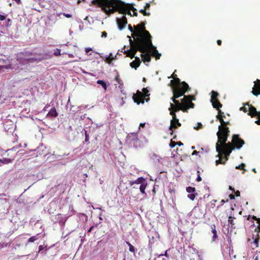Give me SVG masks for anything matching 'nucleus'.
Returning a JSON list of instances; mask_svg holds the SVG:
<instances>
[{
	"instance_id": "obj_1",
	"label": "nucleus",
	"mask_w": 260,
	"mask_h": 260,
	"mask_svg": "<svg viewBox=\"0 0 260 260\" xmlns=\"http://www.w3.org/2000/svg\"><path fill=\"white\" fill-rule=\"evenodd\" d=\"M91 4L101 8L109 16L116 12L124 13L122 8L124 3L120 0H92Z\"/></svg>"
},
{
	"instance_id": "obj_2",
	"label": "nucleus",
	"mask_w": 260,
	"mask_h": 260,
	"mask_svg": "<svg viewBox=\"0 0 260 260\" xmlns=\"http://www.w3.org/2000/svg\"><path fill=\"white\" fill-rule=\"evenodd\" d=\"M146 21L141 22L140 24L134 25L135 31L132 34V37L137 43H142L143 44L154 46L152 44L151 38L149 32L146 29L145 25Z\"/></svg>"
},
{
	"instance_id": "obj_3",
	"label": "nucleus",
	"mask_w": 260,
	"mask_h": 260,
	"mask_svg": "<svg viewBox=\"0 0 260 260\" xmlns=\"http://www.w3.org/2000/svg\"><path fill=\"white\" fill-rule=\"evenodd\" d=\"M129 38V42L130 44V49L127 50H124L123 53L126 55V56L133 58L135 57L138 51L145 53L147 52L149 47H154L147 44H143L142 43H137L136 41H133L132 40L129 36L127 37Z\"/></svg>"
},
{
	"instance_id": "obj_4",
	"label": "nucleus",
	"mask_w": 260,
	"mask_h": 260,
	"mask_svg": "<svg viewBox=\"0 0 260 260\" xmlns=\"http://www.w3.org/2000/svg\"><path fill=\"white\" fill-rule=\"evenodd\" d=\"M32 55V52H21L17 55V60L23 65L39 62L42 60V59L31 57Z\"/></svg>"
},
{
	"instance_id": "obj_5",
	"label": "nucleus",
	"mask_w": 260,
	"mask_h": 260,
	"mask_svg": "<svg viewBox=\"0 0 260 260\" xmlns=\"http://www.w3.org/2000/svg\"><path fill=\"white\" fill-rule=\"evenodd\" d=\"M230 143H216V150L218 152L217 156L222 157L224 156V160L226 161L228 159V156L230 155L232 151L234 150L230 147Z\"/></svg>"
},
{
	"instance_id": "obj_6",
	"label": "nucleus",
	"mask_w": 260,
	"mask_h": 260,
	"mask_svg": "<svg viewBox=\"0 0 260 260\" xmlns=\"http://www.w3.org/2000/svg\"><path fill=\"white\" fill-rule=\"evenodd\" d=\"M143 92L137 91L136 94H134L133 96V99L135 103H136L137 104H140V103L144 104L145 101L148 102L149 100V98H146L147 96H149L150 94L148 93L149 91L146 88H143Z\"/></svg>"
},
{
	"instance_id": "obj_7",
	"label": "nucleus",
	"mask_w": 260,
	"mask_h": 260,
	"mask_svg": "<svg viewBox=\"0 0 260 260\" xmlns=\"http://www.w3.org/2000/svg\"><path fill=\"white\" fill-rule=\"evenodd\" d=\"M182 88L179 87H176L173 89V96L171 98V100L174 102L176 99L184 95L185 93L188 91L190 90L191 88L189 87L188 84L185 81H182Z\"/></svg>"
},
{
	"instance_id": "obj_8",
	"label": "nucleus",
	"mask_w": 260,
	"mask_h": 260,
	"mask_svg": "<svg viewBox=\"0 0 260 260\" xmlns=\"http://www.w3.org/2000/svg\"><path fill=\"white\" fill-rule=\"evenodd\" d=\"M218 131L217 132L218 137L217 142L216 143H226L228 137L229 136L230 129L228 127H222L218 126Z\"/></svg>"
},
{
	"instance_id": "obj_9",
	"label": "nucleus",
	"mask_w": 260,
	"mask_h": 260,
	"mask_svg": "<svg viewBox=\"0 0 260 260\" xmlns=\"http://www.w3.org/2000/svg\"><path fill=\"white\" fill-rule=\"evenodd\" d=\"M127 141L131 147L138 148L141 146V141L137 133H132L127 136Z\"/></svg>"
},
{
	"instance_id": "obj_10",
	"label": "nucleus",
	"mask_w": 260,
	"mask_h": 260,
	"mask_svg": "<svg viewBox=\"0 0 260 260\" xmlns=\"http://www.w3.org/2000/svg\"><path fill=\"white\" fill-rule=\"evenodd\" d=\"M228 143H230V147L234 150L235 149H240L245 144V142L239 137V135L235 134L232 136V142Z\"/></svg>"
},
{
	"instance_id": "obj_11",
	"label": "nucleus",
	"mask_w": 260,
	"mask_h": 260,
	"mask_svg": "<svg viewBox=\"0 0 260 260\" xmlns=\"http://www.w3.org/2000/svg\"><path fill=\"white\" fill-rule=\"evenodd\" d=\"M211 93L212 95L210 101L212 103V105L213 108L216 109L217 110H219V109L221 108L222 106V105L217 99V96L219 95V94L217 92L214 90H213Z\"/></svg>"
},
{
	"instance_id": "obj_12",
	"label": "nucleus",
	"mask_w": 260,
	"mask_h": 260,
	"mask_svg": "<svg viewBox=\"0 0 260 260\" xmlns=\"http://www.w3.org/2000/svg\"><path fill=\"white\" fill-rule=\"evenodd\" d=\"M122 8L124 10V13H121L123 15H125L126 14V11L127 10H132L133 11V16H137L138 13L137 12V9L133 7V4H125L122 5Z\"/></svg>"
},
{
	"instance_id": "obj_13",
	"label": "nucleus",
	"mask_w": 260,
	"mask_h": 260,
	"mask_svg": "<svg viewBox=\"0 0 260 260\" xmlns=\"http://www.w3.org/2000/svg\"><path fill=\"white\" fill-rule=\"evenodd\" d=\"M116 22L118 25V27L119 29L120 30H122L124 28H125V25L127 23V19L124 15L120 19L117 18Z\"/></svg>"
},
{
	"instance_id": "obj_14",
	"label": "nucleus",
	"mask_w": 260,
	"mask_h": 260,
	"mask_svg": "<svg viewBox=\"0 0 260 260\" xmlns=\"http://www.w3.org/2000/svg\"><path fill=\"white\" fill-rule=\"evenodd\" d=\"M13 153V156H11L8 158H4L3 159H0V162L3 164H8L12 161V160H14L15 157L16 153H15V151L13 149L8 150L7 151V154L9 156V154Z\"/></svg>"
},
{
	"instance_id": "obj_15",
	"label": "nucleus",
	"mask_w": 260,
	"mask_h": 260,
	"mask_svg": "<svg viewBox=\"0 0 260 260\" xmlns=\"http://www.w3.org/2000/svg\"><path fill=\"white\" fill-rule=\"evenodd\" d=\"M252 93L255 96L260 95V80L256 79L254 82V85L252 88Z\"/></svg>"
},
{
	"instance_id": "obj_16",
	"label": "nucleus",
	"mask_w": 260,
	"mask_h": 260,
	"mask_svg": "<svg viewBox=\"0 0 260 260\" xmlns=\"http://www.w3.org/2000/svg\"><path fill=\"white\" fill-rule=\"evenodd\" d=\"M181 125V123L179 121V119H178V122L176 121L174 119H172L171 120V124L169 127V129L171 131L170 134L171 135H173L174 131L173 130V128L175 129L180 127Z\"/></svg>"
},
{
	"instance_id": "obj_17",
	"label": "nucleus",
	"mask_w": 260,
	"mask_h": 260,
	"mask_svg": "<svg viewBox=\"0 0 260 260\" xmlns=\"http://www.w3.org/2000/svg\"><path fill=\"white\" fill-rule=\"evenodd\" d=\"M182 82H181L180 79L175 78L173 80H171V84L172 85V89H175L176 87H179L182 88Z\"/></svg>"
},
{
	"instance_id": "obj_18",
	"label": "nucleus",
	"mask_w": 260,
	"mask_h": 260,
	"mask_svg": "<svg viewBox=\"0 0 260 260\" xmlns=\"http://www.w3.org/2000/svg\"><path fill=\"white\" fill-rule=\"evenodd\" d=\"M247 105L248 106L249 113L248 114L249 115H250L252 117H253L257 116L258 115H259L258 112L257 111L256 109L254 107L251 105H249L248 104H247Z\"/></svg>"
},
{
	"instance_id": "obj_19",
	"label": "nucleus",
	"mask_w": 260,
	"mask_h": 260,
	"mask_svg": "<svg viewBox=\"0 0 260 260\" xmlns=\"http://www.w3.org/2000/svg\"><path fill=\"white\" fill-rule=\"evenodd\" d=\"M169 111H173L174 112H177L180 110L182 111L183 112H186V108L184 107L180 106H174V104L172 103L170 104V107L169 108Z\"/></svg>"
},
{
	"instance_id": "obj_20",
	"label": "nucleus",
	"mask_w": 260,
	"mask_h": 260,
	"mask_svg": "<svg viewBox=\"0 0 260 260\" xmlns=\"http://www.w3.org/2000/svg\"><path fill=\"white\" fill-rule=\"evenodd\" d=\"M141 60L138 57H135V60L130 63V66L132 68L137 69L141 64Z\"/></svg>"
},
{
	"instance_id": "obj_21",
	"label": "nucleus",
	"mask_w": 260,
	"mask_h": 260,
	"mask_svg": "<svg viewBox=\"0 0 260 260\" xmlns=\"http://www.w3.org/2000/svg\"><path fill=\"white\" fill-rule=\"evenodd\" d=\"M145 181V178H144L142 177H139L137 180H136L135 181H129V184L131 186H133L135 184H140L141 185V183H144Z\"/></svg>"
},
{
	"instance_id": "obj_22",
	"label": "nucleus",
	"mask_w": 260,
	"mask_h": 260,
	"mask_svg": "<svg viewBox=\"0 0 260 260\" xmlns=\"http://www.w3.org/2000/svg\"><path fill=\"white\" fill-rule=\"evenodd\" d=\"M149 49H152L153 51L152 52L151 55L153 57H155L156 60L159 59L161 56V54L158 53V51L156 49V48L154 46V47H149Z\"/></svg>"
},
{
	"instance_id": "obj_23",
	"label": "nucleus",
	"mask_w": 260,
	"mask_h": 260,
	"mask_svg": "<svg viewBox=\"0 0 260 260\" xmlns=\"http://www.w3.org/2000/svg\"><path fill=\"white\" fill-rule=\"evenodd\" d=\"M58 115V113L57 112L56 109L54 107H52L50 111L47 115V116L48 117H55Z\"/></svg>"
},
{
	"instance_id": "obj_24",
	"label": "nucleus",
	"mask_w": 260,
	"mask_h": 260,
	"mask_svg": "<svg viewBox=\"0 0 260 260\" xmlns=\"http://www.w3.org/2000/svg\"><path fill=\"white\" fill-rule=\"evenodd\" d=\"M5 61L4 59H0V71H4L5 70H8L11 68L10 64L4 65Z\"/></svg>"
},
{
	"instance_id": "obj_25",
	"label": "nucleus",
	"mask_w": 260,
	"mask_h": 260,
	"mask_svg": "<svg viewBox=\"0 0 260 260\" xmlns=\"http://www.w3.org/2000/svg\"><path fill=\"white\" fill-rule=\"evenodd\" d=\"M141 56L142 57L143 61L144 62H150L151 61V56L148 54H144L142 53L141 54Z\"/></svg>"
},
{
	"instance_id": "obj_26",
	"label": "nucleus",
	"mask_w": 260,
	"mask_h": 260,
	"mask_svg": "<svg viewBox=\"0 0 260 260\" xmlns=\"http://www.w3.org/2000/svg\"><path fill=\"white\" fill-rule=\"evenodd\" d=\"M196 100L195 96L193 95H184L183 101L185 102H192Z\"/></svg>"
},
{
	"instance_id": "obj_27",
	"label": "nucleus",
	"mask_w": 260,
	"mask_h": 260,
	"mask_svg": "<svg viewBox=\"0 0 260 260\" xmlns=\"http://www.w3.org/2000/svg\"><path fill=\"white\" fill-rule=\"evenodd\" d=\"M184 107L186 108V112H188V110L189 108H193L194 107V104L192 102H185Z\"/></svg>"
},
{
	"instance_id": "obj_28",
	"label": "nucleus",
	"mask_w": 260,
	"mask_h": 260,
	"mask_svg": "<svg viewBox=\"0 0 260 260\" xmlns=\"http://www.w3.org/2000/svg\"><path fill=\"white\" fill-rule=\"evenodd\" d=\"M212 233L213 234L212 237V241H214L217 238V232L216 230L215 225L213 224L211 225Z\"/></svg>"
},
{
	"instance_id": "obj_29",
	"label": "nucleus",
	"mask_w": 260,
	"mask_h": 260,
	"mask_svg": "<svg viewBox=\"0 0 260 260\" xmlns=\"http://www.w3.org/2000/svg\"><path fill=\"white\" fill-rule=\"evenodd\" d=\"M96 83H97V84L101 85L102 86V87L104 89L105 92L106 91L107 89V84H106V83L105 81H104V80H99L97 81Z\"/></svg>"
},
{
	"instance_id": "obj_30",
	"label": "nucleus",
	"mask_w": 260,
	"mask_h": 260,
	"mask_svg": "<svg viewBox=\"0 0 260 260\" xmlns=\"http://www.w3.org/2000/svg\"><path fill=\"white\" fill-rule=\"evenodd\" d=\"M174 106H180V107H184L185 103L184 101H183V98L181 100V103H180L178 100H175L174 102Z\"/></svg>"
},
{
	"instance_id": "obj_31",
	"label": "nucleus",
	"mask_w": 260,
	"mask_h": 260,
	"mask_svg": "<svg viewBox=\"0 0 260 260\" xmlns=\"http://www.w3.org/2000/svg\"><path fill=\"white\" fill-rule=\"evenodd\" d=\"M147 183H145V182L143 183H141V185H140L139 188H140V190L141 192L142 193H145V190L147 187Z\"/></svg>"
},
{
	"instance_id": "obj_32",
	"label": "nucleus",
	"mask_w": 260,
	"mask_h": 260,
	"mask_svg": "<svg viewBox=\"0 0 260 260\" xmlns=\"http://www.w3.org/2000/svg\"><path fill=\"white\" fill-rule=\"evenodd\" d=\"M126 243L129 247V251L134 253H135V247L128 241H126Z\"/></svg>"
},
{
	"instance_id": "obj_33",
	"label": "nucleus",
	"mask_w": 260,
	"mask_h": 260,
	"mask_svg": "<svg viewBox=\"0 0 260 260\" xmlns=\"http://www.w3.org/2000/svg\"><path fill=\"white\" fill-rule=\"evenodd\" d=\"M186 191L188 193H193L196 191V189L194 187L189 186L186 187Z\"/></svg>"
},
{
	"instance_id": "obj_34",
	"label": "nucleus",
	"mask_w": 260,
	"mask_h": 260,
	"mask_svg": "<svg viewBox=\"0 0 260 260\" xmlns=\"http://www.w3.org/2000/svg\"><path fill=\"white\" fill-rule=\"evenodd\" d=\"M245 165L244 163H242L241 165H239L238 166L236 167V169H239L241 170H243L244 171H245Z\"/></svg>"
},
{
	"instance_id": "obj_35",
	"label": "nucleus",
	"mask_w": 260,
	"mask_h": 260,
	"mask_svg": "<svg viewBox=\"0 0 260 260\" xmlns=\"http://www.w3.org/2000/svg\"><path fill=\"white\" fill-rule=\"evenodd\" d=\"M146 10L144 8L143 9H141L139 11L140 13H142L144 16H149L150 13L149 12H147Z\"/></svg>"
},
{
	"instance_id": "obj_36",
	"label": "nucleus",
	"mask_w": 260,
	"mask_h": 260,
	"mask_svg": "<svg viewBox=\"0 0 260 260\" xmlns=\"http://www.w3.org/2000/svg\"><path fill=\"white\" fill-rule=\"evenodd\" d=\"M217 110L218 111V114L216 116V118H218V117L225 118V115L224 114V113L223 112H222L221 110H220V109H219V110Z\"/></svg>"
},
{
	"instance_id": "obj_37",
	"label": "nucleus",
	"mask_w": 260,
	"mask_h": 260,
	"mask_svg": "<svg viewBox=\"0 0 260 260\" xmlns=\"http://www.w3.org/2000/svg\"><path fill=\"white\" fill-rule=\"evenodd\" d=\"M170 111V115L172 116V119H174L176 121L178 122V118H177L176 112H173V111L171 110Z\"/></svg>"
},
{
	"instance_id": "obj_38",
	"label": "nucleus",
	"mask_w": 260,
	"mask_h": 260,
	"mask_svg": "<svg viewBox=\"0 0 260 260\" xmlns=\"http://www.w3.org/2000/svg\"><path fill=\"white\" fill-rule=\"evenodd\" d=\"M234 217H232V216H230L228 218V222L231 224V227L232 228L233 226V225H234Z\"/></svg>"
},
{
	"instance_id": "obj_39",
	"label": "nucleus",
	"mask_w": 260,
	"mask_h": 260,
	"mask_svg": "<svg viewBox=\"0 0 260 260\" xmlns=\"http://www.w3.org/2000/svg\"><path fill=\"white\" fill-rule=\"evenodd\" d=\"M7 204V201L6 199L4 200L0 203V207H3V209L5 210L6 205Z\"/></svg>"
},
{
	"instance_id": "obj_40",
	"label": "nucleus",
	"mask_w": 260,
	"mask_h": 260,
	"mask_svg": "<svg viewBox=\"0 0 260 260\" xmlns=\"http://www.w3.org/2000/svg\"><path fill=\"white\" fill-rule=\"evenodd\" d=\"M12 20L11 19L8 18L7 19L5 23V25L7 27H9L11 25Z\"/></svg>"
},
{
	"instance_id": "obj_41",
	"label": "nucleus",
	"mask_w": 260,
	"mask_h": 260,
	"mask_svg": "<svg viewBox=\"0 0 260 260\" xmlns=\"http://www.w3.org/2000/svg\"><path fill=\"white\" fill-rule=\"evenodd\" d=\"M197 195V193H193L188 194L187 197L191 200L193 201V200H194V199Z\"/></svg>"
},
{
	"instance_id": "obj_42",
	"label": "nucleus",
	"mask_w": 260,
	"mask_h": 260,
	"mask_svg": "<svg viewBox=\"0 0 260 260\" xmlns=\"http://www.w3.org/2000/svg\"><path fill=\"white\" fill-rule=\"evenodd\" d=\"M115 80L120 85L121 84L122 81L120 79V76L118 73H117V75L115 77Z\"/></svg>"
},
{
	"instance_id": "obj_43",
	"label": "nucleus",
	"mask_w": 260,
	"mask_h": 260,
	"mask_svg": "<svg viewBox=\"0 0 260 260\" xmlns=\"http://www.w3.org/2000/svg\"><path fill=\"white\" fill-rule=\"evenodd\" d=\"M221 158L222 157H219V159H218L216 161V165H218V164H225V160L222 161Z\"/></svg>"
},
{
	"instance_id": "obj_44",
	"label": "nucleus",
	"mask_w": 260,
	"mask_h": 260,
	"mask_svg": "<svg viewBox=\"0 0 260 260\" xmlns=\"http://www.w3.org/2000/svg\"><path fill=\"white\" fill-rule=\"evenodd\" d=\"M61 51L59 49H56L54 50V55L57 56L61 55Z\"/></svg>"
},
{
	"instance_id": "obj_45",
	"label": "nucleus",
	"mask_w": 260,
	"mask_h": 260,
	"mask_svg": "<svg viewBox=\"0 0 260 260\" xmlns=\"http://www.w3.org/2000/svg\"><path fill=\"white\" fill-rule=\"evenodd\" d=\"M37 240L36 236H32L28 240V242H34Z\"/></svg>"
},
{
	"instance_id": "obj_46",
	"label": "nucleus",
	"mask_w": 260,
	"mask_h": 260,
	"mask_svg": "<svg viewBox=\"0 0 260 260\" xmlns=\"http://www.w3.org/2000/svg\"><path fill=\"white\" fill-rule=\"evenodd\" d=\"M169 145L170 147L174 148L176 145V142L171 140Z\"/></svg>"
},
{
	"instance_id": "obj_47",
	"label": "nucleus",
	"mask_w": 260,
	"mask_h": 260,
	"mask_svg": "<svg viewBox=\"0 0 260 260\" xmlns=\"http://www.w3.org/2000/svg\"><path fill=\"white\" fill-rule=\"evenodd\" d=\"M216 118L219 120V122L221 123L220 125H223V124H225V121L223 120V118L218 117V118Z\"/></svg>"
},
{
	"instance_id": "obj_48",
	"label": "nucleus",
	"mask_w": 260,
	"mask_h": 260,
	"mask_svg": "<svg viewBox=\"0 0 260 260\" xmlns=\"http://www.w3.org/2000/svg\"><path fill=\"white\" fill-rule=\"evenodd\" d=\"M259 115L257 116L258 120L255 121V123L257 125H260V112H258Z\"/></svg>"
},
{
	"instance_id": "obj_49",
	"label": "nucleus",
	"mask_w": 260,
	"mask_h": 260,
	"mask_svg": "<svg viewBox=\"0 0 260 260\" xmlns=\"http://www.w3.org/2000/svg\"><path fill=\"white\" fill-rule=\"evenodd\" d=\"M168 250H167L165 251V253H164V254H161L158 255V257H161V256H162L165 255V256H166V257H169V255L168 254V253H167Z\"/></svg>"
},
{
	"instance_id": "obj_50",
	"label": "nucleus",
	"mask_w": 260,
	"mask_h": 260,
	"mask_svg": "<svg viewBox=\"0 0 260 260\" xmlns=\"http://www.w3.org/2000/svg\"><path fill=\"white\" fill-rule=\"evenodd\" d=\"M202 127V124L201 123H198V126L197 127H194V128L197 129V130H198L200 128H201Z\"/></svg>"
},
{
	"instance_id": "obj_51",
	"label": "nucleus",
	"mask_w": 260,
	"mask_h": 260,
	"mask_svg": "<svg viewBox=\"0 0 260 260\" xmlns=\"http://www.w3.org/2000/svg\"><path fill=\"white\" fill-rule=\"evenodd\" d=\"M128 29L132 32V34H133L134 31H135L134 28H133L131 25H128Z\"/></svg>"
},
{
	"instance_id": "obj_52",
	"label": "nucleus",
	"mask_w": 260,
	"mask_h": 260,
	"mask_svg": "<svg viewBox=\"0 0 260 260\" xmlns=\"http://www.w3.org/2000/svg\"><path fill=\"white\" fill-rule=\"evenodd\" d=\"M257 223L258 224V225L256 229L257 232L258 233L260 232V219L257 220Z\"/></svg>"
},
{
	"instance_id": "obj_53",
	"label": "nucleus",
	"mask_w": 260,
	"mask_h": 260,
	"mask_svg": "<svg viewBox=\"0 0 260 260\" xmlns=\"http://www.w3.org/2000/svg\"><path fill=\"white\" fill-rule=\"evenodd\" d=\"M230 123L229 121H225V124L223 125H219V126H222V127H228V125H230Z\"/></svg>"
},
{
	"instance_id": "obj_54",
	"label": "nucleus",
	"mask_w": 260,
	"mask_h": 260,
	"mask_svg": "<svg viewBox=\"0 0 260 260\" xmlns=\"http://www.w3.org/2000/svg\"><path fill=\"white\" fill-rule=\"evenodd\" d=\"M258 241H259V237H257L256 238H255L254 240V243L256 245V246H257V244L258 243Z\"/></svg>"
},
{
	"instance_id": "obj_55",
	"label": "nucleus",
	"mask_w": 260,
	"mask_h": 260,
	"mask_svg": "<svg viewBox=\"0 0 260 260\" xmlns=\"http://www.w3.org/2000/svg\"><path fill=\"white\" fill-rule=\"evenodd\" d=\"M107 37V33L106 31H103L102 33V38H106Z\"/></svg>"
},
{
	"instance_id": "obj_56",
	"label": "nucleus",
	"mask_w": 260,
	"mask_h": 260,
	"mask_svg": "<svg viewBox=\"0 0 260 260\" xmlns=\"http://www.w3.org/2000/svg\"><path fill=\"white\" fill-rule=\"evenodd\" d=\"M150 7V4L149 3H147L146 4L145 7H144V8L147 10L148 9H149Z\"/></svg>"
},
{
	"instance_id": "obj_57",
	"label": "nucleus",
	"mask_w": 260,
	"mask_h": 260,
	"mask_svg": "<svg viewBox=\"0 0 260 260\" xmlns=\"http://www.w3.org/2000/svg\"><path fill=\"white\" fill-rule=\"evenodd\" d=\"M240 110H243L244 112H246L248 111V110H247V108L245 107L240 108Z\"/></svg>"
},
{
	"instance_id": "obj_58",
	"label": "nucleus",
	"mask_w": 260,
	"mask_h": 260,
	"mask_svg": "<svg viewBox=\"0 0 260 260\" xmlns=\"http://www.w3.org/2000/svg\"><path fill=\"white\" fill-rule=\"evenodd\" d=\"M196 180L197 182H200L202 181V178L200 176V174H198V177H197Z\"/></svg>"
},
{
	"instance_id": "obj_59",
	"label": "nucleus",
	"mask_w": 260,
	"mask_h": 260,
	"mask_svg": "<svg viewBox=\"0 0 260 260\" xmlns=\"http://www.w3.org/2000/svg\"><path fill=\"white\" fill-rule=\"evenodd\" d=\"M177 75L175 73V72H174V73L172 74V75L171 76V77H169V78H173V79H175V78H177Z\"/></svg>"
},
{
	"instance_id": "obj_60",
	"label": "nucleus",
	"mask_w": 260,
	"mask_h": 260,
	"mask_svg": "<svg viewBox=\"0 0 260 260\" xmlns=\"http://www.w3.org/2000/svg\"><path fill=\"white\" fill-rule=\"evenodd\" d=\"M89 141V137H88V135L87 134V132H85V141L86 142H88Z\"/></svg>"
},
{
	"instance_id": "obj_61",
	"label": "nucleus",
	"mask_w": 260,
	"mask_h": 260,
	"mask_svg": "<svg viewBox=\"0 0 260 260\" xmlns=\"http://www.w3.org/2000/svg\"><path fill=\"white\" fill-rule=\"evenodd\" d=\"M63 16H64L67 18H71V17H72V15L69 14L63 13Z\"/></svg>"
},
{
	"instance_id": "obj_62",
	"label": "nucleus",
	"mask_w": 260,
	"mask_h": 260,
	"mask_svg": "<svg viewBox=\"0 0 260 260\" xmlns=\"http://www.w3.org/2000/svg\"><path fill=\"white\" fill-rule=\"evenodd\" d=\"M92 49L91 48H85V51L86 53H88L89 51H91Z\"/></svg>"
},
{
	"instance_id": "obj_63",
	"label": "nucleus",
	"mask_w": 260,
	"mask_h": 260,
	"mask_svg": "<svg viewBox=\"0 0 260 260\" xmlns=\"http://www.w3.org/2000/svg\"><path fill=\"white\" fill-rule=\"evenodd\" d=\"M176 145H178V146H182L183 145V144L181 141H179V142H176Z\"/></svg>"
},
{
	"instance_id": "obj_64",
	"label": "nucleus",
	"mask_w": 260,
	"mask_h": 260,
	"mask_svg": "<svg viewBox=\"0 0 260 260\" xmlns=\"http://www.w3.org/2000/svg\"><path fill=\"white\" fill-rule=\"evenodd\" d=\"M126 14H127L128 15H129L131 16H133V15H132L131 12V10H127L126 11Z\"/></svg>"
}]
</instances>
